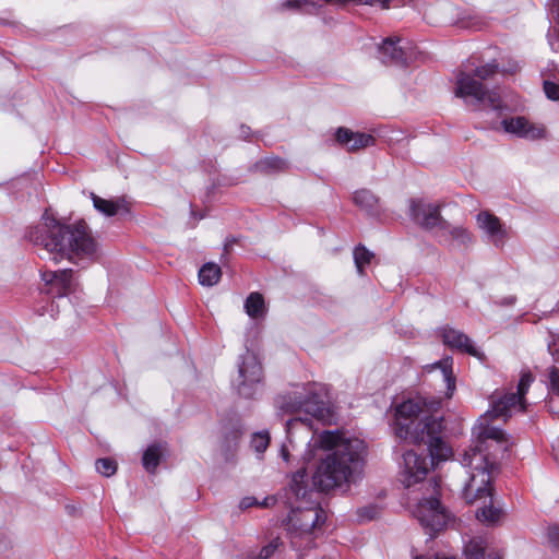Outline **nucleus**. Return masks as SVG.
I'll use <instances>...</instances> for the list:
<instances>
[{"mask_svg":"<svg viewBox=\"0 0 559 559\" xmlns=\"http://www.w3.org/2000/svg\"><path fill=\"white\" fill-rule=\"evenodd\" d=\"M534 377L530 371L522 372L518 384L516 393L504 394L503 396L492 399L491 407L481 415L474 428L479 441L475 447L464 450L461 455V464L472 469L469 481L463 489V497L467 503H473L490 496V469L495 462L484 452L483 444L487 440H495L503 443V451H508L513 444L506 437L503 430L491 425L493 419L507 421L515 412L525 409L524 395L528 391Z\"/></svg>","mask_w":559,"mask_h":559,"instance_id":"f257e3e1","label":"nucleus"},{"mask_svg":"<svg viewBox=\"0 0 559 559\" xmlns=\"http://www.w3.org/2000/svg\"><path fill=\"white\" fill-rule=\"evenodd\" d=\"M316 443L329 452L320 460L312 483L321 491H330L356 483L362 472L365 443L338 431H323Z\"/></svg>","mask_w":559,"mask_h":559,"instance_id":"f03ea898","label":"nucleus"},{"mask_svg":"<svg viewBox=\"0 0 559 559\" xmlns=\"http://www.w3.org/2000/svg\"><path fill=\"white\" fill-rule=\"evenodd\" d=\"M440 401L407 400L395 408L394 431L397 438L425 443L432 457L444 459L451 448L443 441V417L438 415Z\"/></svg>","mask_w":559,"mask_h":559,"instance_id":"7ed1b4c3","label":"nucleus"},{"mask_svg":"<svg viewBox=\"0 0 559 559\" xmlns=\"http://www.w3.org/2000/svg\"><path fill=\"white\" fill-rule=\"evenodd\" d=\"M27 238L53 254L56 262L64 258L70 261L91 259L96 252V242L85 223L64 225L47 212L36 226L28 229Z\"/></svg>","mask_w":559,"mask_h":559,"instance_id":"20e7f679","label":"nucleus"},{"mask_svg":"<svg viewBox=\"0 0 559 559\" xmlns=\"http://www.w3.org/2000/svg\"><path fill=\"white\" fill-rule=\"evenodd\" d=\"M306 476L304 468L297 471L285 491V503L290 508L288 527L300 535L311 533L325 521L324 511L305 484Z\"/></svg>","mask_w":559,"mask_h":559,"instance_id":"39448f33","label":"nucleus"},{"mask_svg":"<svg viewBox=\"0 0 559 559\" xmlns=\"http://www.w3.org/2000/svg\"><path fill=\"white\" fill-rule=\"evenodd\" d=\"M497 71L496 62H489L472 71L460 70L455 81V96L463 98L466 105H485L492 109H500L502 107L500 95L486 85V82L493 78Z\"/></svg>","mask_w":559,"mask_h":559,"instance_id":"423d86ee","label":"nucleus"},{"mask_svg":"<svg viewBox=\"0 0 559 559\" xmlns=\"http://www.w3.org/2000/svg\"><path fill=\"white\" fill-rule=\"evenodd\" d=\"M426 492L429 495L423 498L415 507L414 515L430 536L443 530L448 524L450 515L437 498L439 484L436 479L426 483Z\"/></svg>","mask_w":559,"mask_h":559,"instance_id":"0eeeda50","label":"nucleus"},{"mask_svg":"<svg viewBox=\"0 0 559 559\" xmlns=\"http://www.w3.org/2000/svg\"><path fill=\"white\" fill-rule=\"evenodd\" d=\"M261 379L262 366L257 355L251 350H247L240 357V364L238 366V393L247 399L252 397L257 392Z\"/></svg>","mask_w":559,"mask_h":559,"instance_id":"6e6552de","label":"nucleus"},{"mask_svg":"<svg viewBox=\"0 0 559 559\" xmlns=\"http://www.w3.org/2000/svg\"><path fill=\"white\" fill-rule=\"evenodd\" d=\"M429 453H431L429 451ZM452 452L444 459L431 457L430 461L426 456H423L414 451H406L403 455V467L400 473V481L406 488H411L423 480H425L433 461H444ZM432 456V454H430Z\"/></svg>","mask_w":559,"mask_h":559,"instance_id":"1a4fd4ad","label":"nucleus"},{"mask_svg":"<svg viewBox=\"0 0 559 559\" xmlns=\"http://www.w3.org/2000/svg\"><path fill=\"white\" fill-rule=\"evenodd\" d=\"M409 215L425 229L445 228V221L440 215L439 205L426 203L423 200H411Z\"/></svg>","mask_w":559,"mask_h":559,"instance_id":"9d476101","label":"nucleus"},{"mask_svg":"<svg viewBox=\"0 0 559 559\" xmlns=\"http://www.w3.org/2000/svg\"><path fill=\"white\" fill-rule=\"evenodd\" d=\"M502 127L506 132L528 140H537L546 136V129L544 126L532 123L525 117L504 119L502 121Z\"/></svg>","mask_w":559,"mask_h":559,"instance_id":"9b49d317","label":"nucleus"},{"mask_svg":"<svg viewBox=\"0 0 559 559\" xmlns=\"http://www.w3.org/2000/svg\"><path fill=\"white\" fill-rule=\"evenodd\" d=\"M477 226L496 247H501L507 238V230L500 219L488 211H483L476 216Z\"/></svg>","mask_w":559,"mask_h":559,"instance_id":"f8f14e48","label":"nucleus"},{"mask_svg":"<svg viewBox=\"0 0 559 559\" xmlns=\"http://www.w3.org/2000/svg\"><path fill=\"white\" fill-rule=\"evenodd\" d=\"M336 141L348 151H357L374 144V138L367 133L353 132L347 128H338Z\"/></svg>","mask_w":559,"mask_h":559,"instance_id":"ddd939ff","label":"nucleus"},{"mask_svg":"<svg viewBox=\"0 0 559 559\" xmlns=\"http://www.w3.org/2000/svg\"><path fill=\"white\" fill-rule=\"evenodd\" d=\"M443 343L454 349H459L461 352L467 353L472 356H479L478 350L473 345L469 337L463 332L452 329V328H443L441 331Z\"/></svg>","mask_w":559,"mask_h":559,"instance_id":"4468645a","label":"nucleus"},{"mask_svg":"<svg viewBox=\"0 0 559 559\" xmlns=\"http://www.w3.org/2000/svg\"><path fill=\"white\" fill-rule=\"evenodd\" d=\"M94 207L106 216L124 215L130 209L124 198L103 199L95 193H91Z\"/></svg>","mask_w":559,"mask_h":559,"instance_id":"2eb2a0df","label":"nucleus"},{"mask_svg":"<svg viewBox=\"0 0 559 559\" xmlns=\"http://www.w3.org/2000/svg\"><path fill=\"white\" fill-rule=\"evenodd\" d=\"M43 281L57 288V294L63 296L72 292V271H44L41 273Z\"/></svg>","mask_w":559,"mask_h":559,"instance_id":"dca6fc26","label":"nucleus"},{"mask_svg":"<svg viewBox=\"0 0 559 559\" xmlns=\"http://www.w3.org/2000/svg\"><path fill=\"white\" fill-rule=\"evenodd\" d=\"M400 40L386 38L379 47L380 59L383 63L404 66L407 62L405 50L397 45Z\"/></svg>","mask_w":559,"mask_h":559,"instance_id":"f3484780","label":"nucleus"},{"mask_svg":"<svg viewBox=\"0 0 559 559\" xmlns=\"http://www.w3.org/2000/svg\"><path fill=\"white\" fill-rule=\"evenodd\" d=\"M301 408L307 414L324 424H331L334 418L332 409L328 407L322 401L311 399L305 402H298V404L294 406L293 409L295 411Z\"/></svg>","mask_w":559,"mask_h":559,"instance_id":"a211bd4d","label":"nucleus"},{"mask_svg":"<svg viewBox=\"0 0 559 559\" xmlns=\"http://www.w3.org/2000/svg\"><path fill=\"white\" fill-rule=\"evenodd\" d=\"M299 427L305 428L307 430V432H310L312 429V423L309 418H301V417H296V418H293L287 421L286 431L288 435V443L289 444H283L280 450L281 457L286 463H289V461H290L289 445L294 449L293 441L290 439L292 432L294 429H297Z\"/></svg>","mask_w":559,"mask_h":559,"instance_id":"6ab92c4d","label":"nucleus"},{"mask_svg":"<svg viewBox=\"0 0 559 559\" xmlns=\"http://www.w3.org/2000/svg\"><path fill=\"white\" fill-rule=\"evenodd\" d=\"M466 559H485V545L481 539L471 540L464 548ZM416 559H456L454 557H445L436 555L433 557H418Z\"/></svg>","mask_w":559,"mask_h":559,"instance_id":"aec40b11","label":"nucleus"},{"mask_svg":"<svg viewBox=\"0 0 559 559\" xmlns=\"http://www.w3.org/2000/svg\"><path fill=\"white\" fill-rule=\"evenodd\" d=\"M245 309L250 318H262L265 314L263 296L259 293H251L246 299Z\"/></svg>","mask_w":559,"mask_h":559,"instance_id":"412c9836","label":"nucleus"},{"mask_svg":"<svg viewBox=\"0 0 559 559\" xmlns=\"http://www.w3.org/2000/svg\"><path fill=\"white\" fill-rule=\"evenodd\" d=\"M440 229L443 231L442 236H447L448 239L455 241L460 246H466L472 242V235L464 227H453L445 222V228Z\"/></svg>","mask_w":559,"mask_h":559,"instance_id":"4be33fe9","label":"nucleus"},{"mask_svg":"<svg viewBox=\"0 0 559 559\" xmlns=\"http://www.w3.org/2000/svg\"><path fill=\"white\" fill-rule=\"evenodd\" d=\"M222 275L221 267L215 263H206L199 271V282L203 286L217 284Z\"/></svg>","mask_w":559,"mask_h":559,"instance_id":"5701e85b","label":"nucleus"},{"mask_svg":"<svg viewBox=\"0 0 559 559\" xmlns=\"http://www.w3.org/2000/svg\"><path fill=\"white\" fill-rule=\"evenodd\" d=\"M163 454V448L160 444L150 445L142 457L143 466L148 473H154L159 464Z\"/></svg>","mask_w":559,"mask_h":559,"instance_id":"b1692460","label":"nucleus"},{"mask_svg":"<svg viewBox=\"0 0 559 559\" xmlns=\"http://www.w3.org/2000/svg\"><path fill=\"white\" fill-rule=\"evenodd\" d=\"M488 498V496L486 497ZM491 499V495L489 496ZM477 519L487 524L495 525L497 524L503 516V511L499 508H495L491 503L489 506H484L476 513Z\"/></svg>","mask_w":559,"mask_h":559,"instance_id":"393cba45","label":"nucleus"},{"mask_svg":"<svg viewBox=\"0 0 559 559\" xmlns=\"http://www.w3.org/2000/svg\"><path fill=\"white\" fill-rule=\"evenodd\" d=\"M451 362V359H444L443 361H439L431 367L441 369L442 378L447 383V397L449 399L453 395L455 390V381L452 377Z\"/></svg>","mask_w":559,"mask_h":559,"instance_id":"a878e982","label":"nucleus"},{"mask_svg":"<svg viewBox=\"0 0 559 559\" xmlns=\"http://www.w3.org/2000/svg\"><path fill=\"white\" fill-rule=\"evenodd\" d=\"M354 202L365 210H372L376 206L378 199L369 190L362 189L355 192Z\"/></svg>","mask_w":559,"mask_h":559,"instance_id":"bb28decb","label":"nucleus"},{"mask_svg":"<svg viewBox=\"0 0 559 559\" xmlns=\"http://www.w3.org/2000/svg\"><path fill=\"white\" fill-rule=\"evenodd\" d=\"M373 258V253L367 250L362 246H358L354 250V260L356 267L358 270V273L360 275L364 274V267L365 265L369 264L371 259Z\"/></svg>","mask_w":559,"mask_h":559,"instance_id":"cd10ccee","label":"nucleus"},{"mask_svg":"<svg viewBox=\"0 0 559 559\" xmlns=\"http://www.w3.org/2000/svg\"><path fill=\"white\" fill-rule=\"evenodd\" d=\"M270 433L267 431L255 432L251 438V447L258 453H263L270 444Z\"/></svg>","mask_w":559,"mask_h":559,"instance_id":"c85d7f7f","label":"nucleus"},{"mask_svg":"<svg viewBox=\"0 0 559 559\" xmlns=\"http://www.w3.org/2000/svg\"><path fill=\"white\" fill-rule=\"evenodd\" d=\"M96 471L106 476L109 477L114 475L117 471V464L111 459H98L95 463Z\"/></svg>","mask_w":559,"mask_h":559,"instance_id":"c756f323","label":"nucleus"},{"mask_svg":"<svg viewBox=\"0 0 559 559\" xmlns=\"http://www.w3.org/2000/svg\"><path fill=\"white\" fill-rule=\"evenodd\" d=\"M548 390L559 395V365H554L548 370Z\"/></svg>","mask_w":559,"mask_h":559,"instance_id":"7c9ffc66","label":"nucleus"},{"mask_svg":"<svg viewBox=\"0 0 559 559\" xmlns=\"http://www.w3.org/2000/svg\"><path fill=\"white\" fill-rule=\"evenodd\" d=\"M275 501V499L273 497H269V498H265L262 502H259L255 498L253 497H245L240 503H239V507L240 509H248V508H251L252 506H261V507H269L271 503H273Z\"/></svg>","mask_w":559,"mask_h":559,"instance_id":"2f4dec72","label":"nucleus"},{"mask_svg":"<svg viewBox=\"0 0 559 559\" xmlns=\"http://www.w3.org/2000/svg\"><path fill=\"white\" fill-rule=\"evenodd\" d=\"M544 92L547 98L559 100V84L551 81H544Z\"/></svg>","mask_w":559,"mask_h":559,"instance_id":"473e14b6","label":"nucleus"},{"mask_svg":"<svg viewBox=\"0 0 559 559\" xmlns=\"http://www.w3.org/2000/svg\"><path fill=\"white\" fill-rule=\"evenodd\" d=\"M548 542L554 546L559 548V525H552L548 527L547 531Z\"/></svg>","mask_w":559,"mask_h":559,"instance_id":"72a5a7b5","label":"nucleus"},{"mask_svg":"<svg viewBox=\"0 0 559 559\" xmlns=\"http://www.w3.org/2000/svg\"><path fill=\"white\" fill-rule=\"evenodd\" d=\"M302 0H285L278 7V11L297 10L301 7Z\"/></svg>","mask_w":559,"mask_h":559,"instance_id":"f704fd0d","label":"nucleus"},{"mask_svg":"<svg viewBox=\"0 0 559 559\" xmlns=\"http://www.w3.org/2000/svg\"><path fill=\"white\" fill-rule=\"evenodd\" d=\"M265 164L274 169H284L286 165V163L283 159L277 157L266 159Z\"/></svg>","mask_w":559,"mask_h":559,"instance_id":"c9c22d12","label":"nucleus"},{"mask_svg":"<svg viewBox=\"0 0 559 559\" xmlns=\"http://www.w3.org/2000/svg\"><path fill=\"white\" fill-rule=\"evenodd\" d=\"M378 511L376 508H368L360 510L359 515L362 519L371 520L377 515Z\"/></svg>","mask_w":559,"mask_h":559,"instance_id":"e433bc0d","label":"nucleus"},{"mask_svg":"<svg viewBox=\"0 0 559 559\" xmlns=\"http://www.w3.org/2000/svg\"><path fill=\"white\" fill-rule=\"evenodd\" d=\"M307 2H310L312 4L317 3L319 0H306Z\"/></svg>","mask_w":559,"mask_h":559,"instance_id":"4c0bfd02","label":"nucleus"},{"mask_svg":"<svg viewBox=\"0 0 559 559\" xmlns=\"http://www.w3.org/2000/svg\"><path fill=\"white\" fill-rule=\"evenodd\" d=\"M495 559H500V558H495Z\"/></svg>","mask_w":559,"mask_h":559,"instance_id":"58836bf2","label":"nucleus"}]
</instances>
